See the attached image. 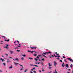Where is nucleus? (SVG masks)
I'll use <instances>...</instances> for the list:
<instances>
[{
  "instance_id": "obj_1",
  "label": "nucleus",
  "mask_w": 73,
  "mask_h": 73,
  "mask_svg": "<svg viewBox=\"0 0 73 73\" xmlns=\"http://www.w3.org/2000/svg\"><path fill=\"white\" fill-rule=\"evenodd\" d=\"M68 60L70 61L71 62H72V59L70 58H67Z\"/></svg>"
},
{
  "instance_id": "obj_2",
  "label": "nucleus",
  "mask_w": 73,
  "mask_h": 73,
  "mask_svg": "<svg viewBox=\"0 0 73 73\" xmlns=\"http://www.w3.org/2000/svg\"><path fill=\"white\" fill-rule=\"evenodd\" d=\"M7 62L8 63V62H11V61L9 60V58L7 59Z\"/></svg>"
},
{
  "instance_id": "obj_3",
  "label": "nucleus",
  "mask_w": 73,
  "mask_h": 73,
  "mask_svg": "<svg viewBox=\"0 0 73 73\" xmlns=\"http://www.w3.org/2000/svg\"><path fill=\"white\" fill-rule=\"evenodd\" d=\"M66 67V68H69V65H68V64H66V66H65Z\"/></svg>"
},
{
  "instance_id": "obj_4",
  "label": "nucleus",
  "mask_w": 73,
  "mask_h": 73,
  "mask_svg": "<svg viewBox=\"0 0 73 73\" xmlns=\"http://www.w3.org/2000/svg\"><path fill=\"white\" fill-rule=\"evenodd\" d=\"M57 65V63L56 62L54 61V65L55 66H56Z\"/></svg>"
},
{
  "instance_id": "obj_5",
  "label": "nucleus",
  "mask_w": 73,
  "mask_h": 73,
  "mask_svg": "<svg viewBox=\"0 0 73 73\" xmlns=\"http://www.w3.org/2000/svg\"><path fill=\"white\" fill-rule=\"evenodd\" d=\"M55 72H54V73H58V72H57V70H56V69H55Z\"/></svg>"
},
{
  "instance_id": "obj_6",
  "label": "nucleus",
  "mask_w": 73,
  "mask_h": 73,
  "mask_svg": "<svg viewBox=\"0 0 73 73\" xmlns=\"http://www.w3.org/2000/svg\"><path fill=\"white\" fill-rule=\"evenodd\" d=\"M27 70H28V69H26L24 71V72H27Z\"/></svg>"
},
{
  "instance_id": "obj_7",
  "label": "nucleus",
  "mask_w": 73,
  "mask_h": 73,
  "mask_svg": "<svg viewBox=\"0 0 73 73\" xmlns=\"http://www.w3.org/2000/svg\"><path fill=\"white\" fill-rule=\"evenodd\" d=\"M3 48H6V49H9V48L7 46H4Z\"/></svg>"
},
{
  "instance_id": "obj_8",
  "label": "nucleus",
  "mask_w": 73,
  "mask_h": 73,
  "mask_svg": "<svg viewBox=\"0 0 73 73\" xmlns=\"http://www.w3.org/2000/svg\"><path fill=\"white\" fill-rule=\"evenodd\" d=\"M15 60L16 61H19V59L17 58H15Z\"/></svg>"
},
{
  "instance_id": "obj_9",
  "label": "nucleus",
  "mask_w": 73,
  "mask_h": 73,
  "mask_svg": "<svg viewBox=\"0 0 73 73\" xmlns=\"http://www.w3.org/2000/svg\"><path fill=\"white\" fill-rule=\"evenodd\" d=\"M33 66H36V67H38V66L37 65H34Z\"/></svg>"
},
{
  "instance_id": "obj_10",
  "label": "nucleus",
  "mask_w": 73,
  "mask_h": 73,
  "mask_svg": "<svg viewBox=\"0 0 73 73\" xmlns=\"http://www.w3.org/2000/svg\"><path fill=\"white\" fill-rule=\"evenodd\" d=\"M48 65L49 66H52V64H50V63H48Z\"/></svg>"
},
{
  "instance_id": "obj_11",
  "label": "nucleus",
  "mask_w": 73,
  "mask_h": 73,
  "mask_svg": "<svg viewBox=\"0 0 73 73\" xmlns=\"http://www.w3.org/2000/svg\"><path fill=\"white\" fill-rule=\"evenodd\" d=\"M14 64H15V66H17V64H18V63H16V62H14Z\"/></svg>"
},
{
  "instance_id": "obj_12",
  "label": "nucleus",
  "mask_w": 73,
  "mask_h": 73,
  "mask_svg": "<svg viewBox=\"0 0 73 73\" xmlns=\"http://www.w3.org/2000/svg\"><path fill=\"white\" fill-rule=\"evenodd\" d=\"M12 65L9 68V69H12Z\"/></svg>"
},
{
  "instance_id": "obj_13",
  "label": "nucleus",
  "mask_w": 73,
  "mask_h": 73,
  "mask_svg": "<svg viewBox=\"0 0 73 73\" xmlns=\"http://www.w3.org/2000/svg\"><path fill=\"white\" fill-rule=\"evenodd\" d=\"M22 56H23V57H26V55H25V54H23V55H22Z\"/></svg>"
},
{
  "instance_id": "obj_14",
  "label": "nucleus",
  "mask_w": 73,
  "mask_h": 73,
  "mask_svg": "<svg viewBox=\"0 0 73 73\" xmlns=\"http://www.w3.org/2000/svg\"><path fill=\"white\" fill-rule=\"evenodd\" d=\"M29 60H33V58L30 57V58H29Z\"/></svg>"
},
{
  "instance_id": "obj_15",
  "label": "nucleus",
  "mask_w": 73,
  "mask_h": 73,
  "mask_svg": "<svg viewBox=\"0 0 73 73\" xmlns=\"http://www.w3.org/2000/svg\"><path fill=\"white\" fill-rule=\"evenodd\" d=\"M21 60H24V58L23 57H22L21 58Z\"/></svg>"
},
{
  "instance_id": "obj_16",
  "label": "nucleus",
  "mask_w": 73,
  "mask_h": 73,
  "mask_svg": "<svg viewBox=\"0 0 73 73\" xmlns=\"http://www.w3.org/2000/svg\"><path fill=\"white\" fill-rule=\"evenodd\" d=\"M70 67L72 68H73V65L72 64H71L70 65Z\"/></svg>"
},
{
  "instance_id": "obj_17",
  "label": "nucleus",
  "mask_w": 73,
  "mask_h": 73,
  "mask_svg": "<svg viewBox=\"0 0 73 73\" xmlns=\"http://www.w3.org/2000/svg\"><path fill=\"white\" fill-rule=\"evenodd\" d=\"M10 52L11 53L10 54H12V53H13V51H10Z\"/></svg>"
},
{
  "instance_id": "obj_18",
  "label": "nucleus",
  "mask_w": 73,
  "mask_h": 73,
  "mask_svg": "<svg viewBox=\"0 0 73 73\" xmlns=\"http://www.w3.org/2000/svg\"><path fill=\"white\" fill-rule=\"evenodd\" d=\"M42 56H43L44 57H46V56H45L43 54H42Z\"/></svg>"
},
{
  "instance_id": "obj_19",
  "label": "nucleus",
  "mask_w": 73,
  "mask_h": 73,
  "mask_svg": "<svg viewBox=\"0 0 73 73\" xmlns=\"http://www.w3.org/2000/svg\"><path fill=\"white\" fill-rule=\"evenodd\" d=\"M54 57H57V56H55V54H54Z\"/></svg>"
},
{
  "instance_id": "obj_20",
  "label": "nucleus",
  "mask_w": 73,
  "mask_h": 73,
  "mask_svg": "<svg viewBox=\"0 0 73 73\" xmlns=\"http://www.w3.org/2000/svg\"><path fill=\"white\" fill-rule=\"evenodd\" d=\"M34 60H36V61H37V59H36V58H35Z\"/></svg>"
},
{
  "instance_id": "obj_21",
  "label": "nucleus",
  "mask_w": 73,
  "mask_h": 73,
  "mask_svg": "<svg viewBox=\"0 0 73 73\" xmlns=\"http://www.w3.org/2000/svg\"><path fill=\"white\" fill-rule=\"evenodd\" d=\"M3 64L4 66H5V65H5V63H3Z\"/></svg>"
},
{
  "instance_id": "obj_22",
  "label": "nucleus",
  "mask_w": 73,
  "mask_h": 73,
  "mask_svg": "<svg viewBox=\"0 0 73 73\" xmlns=\"http://www.w3.org/2000/svg\"><path fill=\"white\" fill-rule=\"evenodd\" d=\"M1 60L3 62L4 61V60L2 59V58H1Z\"/></svg>"
},
{
  "instance_id": "obj_23",
  "label": "nucleus",
  "mask_w": 73,
  "mask_h": 73,
  "mask_svg": "<svg viewBox=\"0 0 73 73\" xmlns=\"http://www.w3.org/2000/svg\"><path fill=\"white\" fill-rule=\"evenodd\" d=\"M44 60H45V59H44V58H43L42 59V61H44Z\"/></svg>"
},
{
  "instance_id": "obj_24",
  "label": "nucleus",
  "mask_w": 73,
  "mask_h": 73,
  "mask_svg": "<svg viewBox=\"0 0 73 73\" xmlns=\"http://www.w3.org/2000/svg\"><path fill=\"white\" fill-rule=\"evenodd\" d=\"M33 72H34V73H36V72L35 70L33 71Z\"/></svg>"
},
{
  "instance_id": "obj_25",
  "label": "nucleus",
  "mask_w": 73,
  "mask_h": 73,
  "mask_svg": "<svg viewBox=\"0 0 73 73\" xmlns=\"http://www.w3.org/2000/svg\"><path fill=\"white\" fill-rule=\"evenodd\" d=\"M27 51H28V52H31V51H30V50H28Z\"/></svg>"
},
{
  "instance_id": "obj_26",
  "label": "nucleus",
  "mask_w": 73,
  "mask_h": 73,
  "mask_svg": "<svg viewBox=\"0 0 73 73\" xmlns=\"http://www.w3.org/2000/svg\"><path fill=\"white\" fill-rule=\"evenodd\" d=\"M34 56H37V54H35Z\"/></svg>"
},
{
  "instance_id": "obj_27",
  "label": "nucleus",
  "mask_w": 73,
  "mask_h": 73,
  "mask_svg": "<svg viewBox=\"0 0 73 73\" xmlns=\"http://www.w3.org/2000/svg\"><path fill=\"white\" fill-rule=\"evenodd\" d=\"M6 45L7 46H9V45H8V44H6Z\"/></svg>"
},
{
  "instance_id": "obj_28",
  "label": "nucleus",
  "mask_w": 73,
  "mask_h": 73,
  "mask_svg": "<svg viewBox=\"0 0 73 73\" xmlns=\"http://www.w3.org/2000/svg\"><path fill=\"white\" fill-rule=\"evenodd\" d=\"M18 48H18L17 47H15V49H18Z\"/></svg>"
},
{
  "instance_id": "obj_29",
  "label": "nucleus",
  "mask_w": 73,
  "mask_h": 73,
  "mask_svg": "<svg viewBox=\"0 0 73 73\" xmlns=\"http://www.w3.org/2000/svg\"><path fill=\"white\" fill-rule=\"evenodd\" d=\"M51 57H54V56H53V55H51Z\"/></svg>"
},
{
  "instance_id": "obj_30",
  "label": "nucleus",
  "mask_w": 73,
  "mask_h": 73,
  "mask_svg": "<svg viewBox=\"0 0 73 73\" xmlns=\"http://www.w3.org/2000/svg\"><path fill=\"white\" fill-rule=\"evenodd\" d=\"M62 67H64V66L63 64L62 65Z\"/></svg>"
},
{
  "instance_id": "obj_31",
  "label": "nucleus",
  "mask_w": 73,
  "mask_h": 73,
  "mask_svg": "<svg viewBox=\"0 0 73 73\" xmlns=\"http://www.w3.org/2000/svg\"><path fill=\"white\" fill-rule=\"evenodd\" d=\"M5 55L7 56H8V55L7 54H5Z\"/></svg>"
},
{
  "instance_id": "obj_32",
  "label": "nucleus",
  "mask_w": 73,
  "mask_h": 73,
  "mask_svg": "<svg viewBox=\"0 0 73 73\" xmlns=\"http://www.w3.org/2000/svg\"><path fill=\"white\" fill-rule=\"evenodd\" d=\"M17 42H18V44H19V41L17 40Z\"/></svg>"
},
{
  "instance_id": "obj_33",
  "label": "nucleus",
  "mask_w": 73,
  "mask_h": 73,
  "mask_svg": "<svg viewBox=\"0 0 73 73\" xmlns=\"http://www.w3.org/2000/svg\"><path fill=\"white\" fill-rule=\"evenodd\" d=\"M17 52H20V50H17Z\"/></svg>"
},
{
  "instance_id": "obj_34",
  "label": "nucleus",
  "mask_w": 73,
  "mask_h": 73,
  "mask_svg": "<svg viewBox=\"0 0 73 73\" xmlns=\"http://www.w3.org/2000/svg\"><path fill=\"white\" fill-rule=\"evenodd\" d=\"M39 61H41V59H39Z\"/></svg>"
},
{
  "instance_id": "obj_35",
  "label": "nucleus",
  "mask_w": 73,
  "mask_h": 73,
  "mask_svg": "<svg viewBox=\"0 0 73 73\" xmlns=\"http://www.w3.org/2000/svg\"><path fill=\"white\" fill-rule=\"evenodd\" d=\"M35 69H36V68L35 67H34L33 68V69L34 70Z\"/></svg>"
},
{
  "instance_id": "obj_36",
  "label": "nucleus",
  "mask_w": 73,
  "mask_h": 73,
  "mask_svg": "<svg viewBox=\"0 0 73 73\" xmlns=\"http://www.w3.org/2000/svg\"><path fill=\"white\" fill-rule=\"evenodd\" d=\"M46 54H48V52H46Z\"/></svg>"
},
{
  "instance_id": "obj_37",
  "label": "nucleus",
  "mask_w": 73,
  "mask_h": 73,
  "mask_svg": "<svg viewBox=\"0 0 73 73\" xmlns=\"http://www.w3.org/2000/svg\"><path fill=\"white\" fill-rule=\"evenodd\" d=\"M60 61L61 62H62V60H60Z\"/></svg>"
},
{
  "instance_id": "obj_38",
  "label": "nucleus",
  "mask_w": 73,
  "mask_h": 73,
  "mask_svg": "<svg viewBox=\"0 0 73 73\" xmlns=\"http://www.w3.org/2000/svg\"><path fill=\"white\" fill-rule=\"evenodd\" d=\"M58 57V58H59V57H60V56H57Z\"/></svg>"
},
{
  "instance_id": "obj_39",
  "label": "nucleus",
  "mask_w": 73,
  "mask_h": 73,
  "mask_svg": "<svg viewBox=\"0 0 73 73\" xmlns=\"http://www.w3.org/2000/svg\"><path fill=\"white\" fill-rule=\"evenodd\" d=\"M7 41L8 42L9 41V39H8Z\"/></svg>"
},
{
  "instance_id": "obj_40",
  "label": "nucleus",
  "mask_w": 73,
  "mask_h": 73,
  "mask_svg": "<svg viewBox=\"0 0 73 73\" xmlns=\"http://www.w3.org/2000/svg\"><path fill=\"white\" fill-rule=\"evenodd\" d=\"M18 47H19V48H21V46H17Z\"/></svg>"
},
{
  "instance_id": "obj_41",
  "label": "nucleus",
  "mask_w": 73,
  "mask_h": 73,
  "mask_svg": "<svg viewBox=\"0 0 73 73\" xmlns=\"http://www.w3.org/2000/svg\"><path fill=\"white\" fill-rule=\"evenodd\" d=\"M49 57L50 58H52V56H49Z\"/></svg>"
},
{
  "instance_id": "obj_42",
  "label": "nucleus",
  "mask_w": 73,
  "mask_h": 73,
  "mask_svg": "<svg viewBox=\"0 0 73 73\" xmlns=\"http://www.w3.org/2000/svg\"><path fill=\"white\" fill-rule=\"evenodd\" d=\"M43 54H46V52H45V53L43 52Z\"/></svg>"
},
{
  "instance_id": "obj_43",
  "label": "nucleus",
  "mask_w": 73,
  "mask_h": 73,
  "mask_svg": "<svg viewBox=\"0 0 73 73\" xmlns=\"http://www.w3.org/2000/svg\"><path fill=\"white\" fill-rule=\"evenodd\" d=\"M54 53L55 54H57V52H54Z\"/></svg>"
},
{
  "instance_id": "obj_44",
  "label": "nucleus",
  "mask_w": 73,
  "mask_h": 73,
  "mask_svg": "<svg viewBox=\"0 0 73 73\" xmlns=\"http://www.w3.org/2000/svg\"><path fill=\"white\" fill-rule=\"evenodd\" d=\"M48 52V53H49L50 54V53H51V52Z\"/></svg>"
},
{
  "instance_id": "obj_45",
  "label": "nucleus",
  "mask_w": 73,
  "mask_h": 73,
  "mask_svg": "<svg viewBox=\"0 0 73 73\" xmlns=\"http://www.w3.org/2000/svg\"><path fill=\"white\" fill-rule=\"evenodd\" d=\"M34 51H31V53H33V52H34Z\"/></svg>"
},
{
  "instance_id": "obj_46",
  "label": "nucleus",
  "mask_w": 73,
  "mask_h": 73,
  "mask_svg": "<svg viewBox=\"0 0 73 73\" xmlns=\"http://www.w3.org/2000/svg\"><path fill=\"white\" fill-rule=\"evenodd\" d=\"M31 49H34V47H31Z\"/></svg>"
},
{
  "instance_id": "obj_47",
  "label": "nucleus",
  "mask_w": 73,
  "mask_h": 73,
  "mask_svg": "<svg viewBox=\"0 0 73 73\" xmlns=\"http://www.w3.org/2000/svg\"><path fill=\"white\" fill-rule=\"evenodd\" d=\"M36 58H38V59L39 58V57H38V56H37L36 57Z\"/></svg>"
},
{
  "instance_id": "obj_48",
  "label": "nucleus",
  "mask_w": 73,
  "mask_h": 73,
  "mask_svg": "<svg viewBox=\"0 0 73 73\" xmlns=\"http://www.w3.org/2000/svg\"><path fill=\"white\" fill-rule=\"evenodd\" d=\"M36 47H34V49H36Z\"/></svg>"
},
{
  "instance_id": "obj_49",
  "label": "nucleus",
  "mask_w": 73,
  "mask_h": 73,
  "mask_svg": "<svg viewBox=\"0 0 73 73\" xmlns=\"http://www.w3.org/2000/svg\"><path fill=\"white\" fill-rule=\"evenodd\" d=\"M30 66H33V64H30Z\"/></svg>"
},
{
  "instance_id": "obj_50",
  "label": "nucleus",
  "mask_w": 73,
  "mask_h": 73,
  "mask_svg": "<svg viewBox=\"0 0 73 73\" xmlns=\"http://www.w3.org/2000/svg\"><path fill=\"white\" fill-rule=\"evenodd\" d=\"M41 64L42 65H43V63H41Z\"/></svg>"
},
{
  "instance_id": "obj_51",
  "label": "nucleus",
  "mask_w": 73,
  "mask_h": 73,
  "mask_svg": "<svg viewBox=\"0 0 73 73\" xmlns=\"http://www.w3.org/2000/svg\"><path fill=\"white\" fill-rule=\"evenodd\" d=\"M19 65H20V66H23V65H22L20 64H19Z\"/></svg>"
},
{
  "instance_id": "obj_52",
  "label": "nucleus",
  "mask_w": 73,
  "mask_h": 73,
  "mask_svg": "<svg viewBox=\"0 0 73 73\" xmlns=\"http://www.w3.org/2000/svg\"><path fill=\"white\" fill-rule=\"evenodd\" d=\"M63 57L64 58H66L65 56H63Z\"/></svg>"
},
{
  "instance_id": "obj_53",
  "label": "nucleus",
  "mask_w": 73,
  "mask_h": 73,
  "mask_svg": "<svg viewBox=\"0 0 73 73\" xmlns=\"http://www.w3.org/2000/svg\"><path fill=\"white\" fill-rule=\"evenodd\" d=\"M0 72H3V71H2L1 70H0Z\"/></svg>"
},
{
  "instance_id": "obj_54",
  "label": "nucleus",
  "mask_w": 73,
  "mask_h": 73,
  "mask_svg": "<svg viewBox=\"0 0 73 73\" xmlns=\"http://www.w3.org/2000/svg\"><path fill=\"white\" fill-rule=\"evenodd\" d=\"M64 61H65L66 62H67V61H66L65 60V59H64Z\"/></svg>"
},
{
  "instance_id": "obj_55",
  "label": "nucleus",
  "mask_w": 73,
  "mask_h": 73,
  "mask_svg": "<svg viewBox=\"0 0 73 73\" xmlns=\"http://www.w3.org/2000/svg\"><path fill=\"white\" fill-rule=\"evenodd\" d=\"M51 68H52V67H49V69H51Z\"/></svg>"
},
{
  "instance_id": "obj_56",
  "label": "nucleus",
  "mask_w": 73,
  "mask_h": 73,
  "mask_svg": "<svg viewBox=\"0 0 73 73\" xmlns=\"http://www.w3.org/2000/svg\"><path fill=\"white\" fill-rule=\"evenodd\" d=\"M56 55H57V56H58L59 55V54H56Z\"/></svg>"
},
{
  "instance_id": "obj_57",
  "label": "nucleus",
  "mask_w": 73,
  "mask_h": 73,
  "mask_svg": "<svg viewBox=\"0 0 73 73\" xmlns=\"http://www.w3.org/2000/svg\"><path fill=\"white\" fill-rule=\"evenodd\" d=\"M51 72H52V71H50V72H48V73H51Z\"/></svg>"
},
{
  "instance_id": "obj_58",
  "label": "nucleus",
  "mask_w": 73,
  "mask_h": 73,
  "mask_svg": "<svg viewBox=\"0 0 73 73\" xmlns=\"http://www.w3.org/2000/svg\"><path fill=\"white\" fill-rule=\"evenodd\" d=\"M57 59L58 60H60V58H57Z\"/></svg>"
},
{
  "instance_id": "obj_59",
  "label": "nucleus",
  "mask_w": 73,
  "mask_h": 73,
  "mask_svg": "<svg viewBox=\"0 0 73 73\" xmlns=\"http://www.w3.org/2000/svg\"><path fill=\"white\" fill-rule=\"evenodd\" d=\"M42 72H44V70L43 69V70H42Z\"/></svg>"
},
{
  "instance_id": "obj_60",
  "label": "nucleus",
  "mask_w": 73,
  "mask_h": 73,
  "mask_svg": "<svg viewBox=\"0 0 73 73\" xmlns=\"http://www.w3.org/2000/svg\"><path fill=\"white\" fill-rule=\"evenodd\" d=\"M20 70H23V69L21 68V69H20Z\"/></svg>"
},
{
  "instance_id": "obj_61",
  "label": "nucleus",
  "mask_w": 73,
  "mask_h": 73,
  "mask_svg": "<svg viewBox=\"0 0 73 73\" xmlns=\"http://www.w3.org/2000/svg\"><path fill=\"white\" fill-rule=\"evenodd\" d=\"M34 70L33 69H31V70H32V71H33V70Z\"/></svg>"
},
{
  "instance_id": "obj_62",
  "label": "nucleus",
  "mask_w": 73,
  "mask_h": 73,
  "mask_svg": "<svg viewBox=\"0 0 73 73\" xmlns=\"http://www.w3.org/2000/svg\"><path fill=\"white\" fill-rule=\"evenodd\" d=\"M9 58H12V57H9Z\"/></svg>"
},
{
  "instance_id": "obj_63",
  "label": "nucleus",
  "mask_w": 73,
  "mask_h": 73,
  "mask_svg": "<svg viewBox=\"0 0 73 73\" xmlns=\"http://www.w3.org/2000/svg\"><path fill=\"white\" fill-rule=\"evenodd\" d=\"M38 56H39V57H40V56H41V55H38Z\"/></svg>"
},
{
  "instance_id": "obj_64",
  "label": "nucleus",
  "mask_w": 73,
  "mask_h": 73,
  "mask_svg": "<svg viewBox=\"0 0 73 73\" xmlns=\"http://www.w3.org/2000/svg\"><path fill=\"white\" fill-rule=\"evenodd\" d=\"M30 73H33V72H32V71H31V72H30Z\"/></svg>"
}]
</instances>
